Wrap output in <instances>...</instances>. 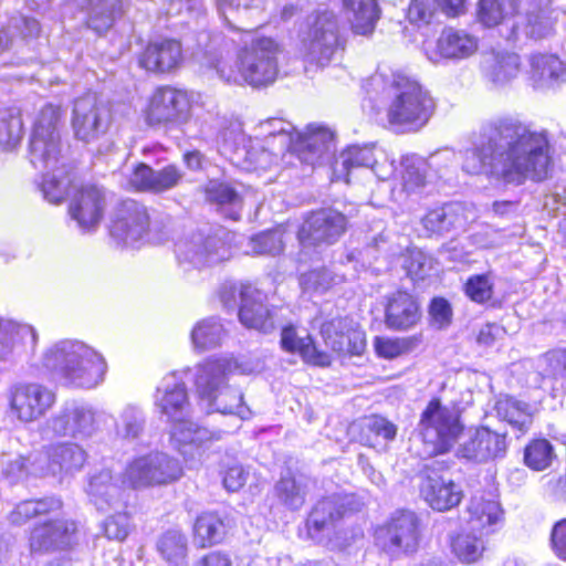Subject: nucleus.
I'll return each mask as SVG.
<instances>
[{
	"mask_svg": "<svg viewBox=\"0 0 566 566\" xmlns=\"http://www.w3.org/2000/svg\"><path fill=\"white\" fill-rule=\"evenodd\" d=\"M473 532L470 528L462 531L452 539L451 544L455 556L465 564L476 562L484 551L483 536L486 534L479 532L478 535Z\"/></svg>",
	"mask_w": 566,
	"mask_h": 566,
	"instance_id": "obj_54",
	"label": "nucleus"
},
{
	"mask_svg": "<svg viewBox=\"0 0 566 566\" xmlns=\"http://www.w3.org/2000/svg\"><path fill=\"white\" fill-rule=\"evenodd\" d=\"M506 434L491 430L489 427H480L464 441L458 455L476 462H484L503 458L506 454Z\"/></svg>",
	"mask_w": 566,
	"mask_h": 566,
	"instance_id": "obj_31",
	"label": "nucleus"
},
{
	"mask_svg": "<svg viewBox=\"0 0 566 566\" xmlns=\"http://www.w3.org/2000/svg\"><path fill=\"white\" fill-rule=\"evenodd\" d=\"M495 277L489 273L474 274L464 284L465 295L476 304H486L493 298Z\"/></svg>",
	"mask_w": 566,
	"mask_h": 566,
	"instance_id": "obj_60",
	"label": "nucleus"
},
{
	"mask_svg": "<svg viewBox=\"0 0 566 566\" xmlns=\"http://www.w3.org/2000/svg\"><path fill=\"white\" fill-rule=\"evenodd\" d=\"M245 36L237 60L229 63L224 60L228 43L222 36L214 35L206 48L203 63L229 84L260 87L273 83L279 73L281 45L271 36L252 32H247Z\"/></svg>",
	"mask_w": 566,
	"mask_h": 566,
	"instance_id": "obj_4",
	"label": "nucleus"
},
{
	"mask_svg": "<svg viewBox=\"0 0 566 566\" xmlns=\"http://www.w3.org/2000/svg\"><path fill=\"white\" fill-rule=\"evenodd\" d=\"M478 218L474 205L453 201L429 210L421 223L428 235H443L465 231Z\"/></svg>",
	"mask_w": 566,
	"mask_h": 566,
	"instance_id": "obj_23",
	"label": "nucleus"
},
{
	"mask_svg": "<svg viewBox=\"0 0 566 566\" xmlns=\"http://www.w3.org/2000/svg\"><path fill=\"white\" fill-rule=\"evenodd\" d=\"M200 134L212 139L221 155L245 169H268L277 157L286 151L296 155L297 132L281 118H269L255 127L253 137L243 135L240 125L223 117L209 116Z\"/></svg>",
	"mask_w": 566,
	"mask_h": 566,
	"instance_id": "obj_2",
	"label": "nucleus"
},
{
	"mask_svg": "<svg viewBox=\"0 0 566 566\" xmlns=\"http://www.w3.org/2000/svg\"><path fill=\"white\" fill-rule=\"evenodd\" d=\"M418 538V518L410 511L396 512L390 521L376 532L377 545L391 554L413 551Z\"/></svg>",
	"mask_w": 566,
	"mask_h": 566,
	"instance_id": "obj_26",
	"label": "nucleus"
},
{
	"mask_svg": "<svg viewBox=\"0 0 566 566\" xmlns=\"http://www.w3.org/2000/svg\"><path fill=\"white\" fill-rule=\"evenodd\" d=\"M230 521L216 512L200 514L193 524V539L200 547H208L221 543L228 531Z\"/></svg>",
	"mask_w": 566,
	"mask_h": 566,
	"instance_id": "obj_43",
	"label": "nucleus"
},
{
	"mask_svg": "<svg viewBox=\"0 0 566 566\" xmlns=\"http://www.w3.org/2000/svg\"><path fill=\"white\" fill-rule=\"evenodd\" d=\"M360 427L363 431L360 442L366 446H374L379 438L391 441L397 434V427L380 416L366 418Z\"/></svg>",
	"mask_w": 566,
	"mask_h": 566,
	"instance_id": "obj_58",
	"label": "nucleus"
},
{
	"mask_svg": "<svg viewBox=\"0 0 566 566\" xmlns=\"http://www.w3.org/2000/svg\"><path fill=\"white\" fill-rule=\"evenodd\" d=\"M439 7H441L448 15H455L460 10L458 9L454 13L448 12L442 4V0H439V2L437 0H411L408 8V19L411 23L419 27L429 24L434 18Z\"/></svg>",
	"mask_w": 566,
	"mask_h": 566,
	"instance_id": "obj_62",
	"label": "nucleus"
},
{
	"mask_svg": "<svg viewBox=\"0 0 566 566\" xmlns=\"http://www.w3.org/2000/svg\"><path fill=\"white\" fill-rule=\"evenodd\" d=\"M297 158L311 166L329 160L335 151L334 132L323 125L311 124L303 133L297 132Z\"/></svg>",
	"mask_w": 566,
	"mask_h": 566,
	"instance_id": "obj_28",
	"label": "nucleus"
},
{
	"mask_svg": "<svg viewBox=\"0 0 566 566\" xmlns=\"http://www.w3.org/2000/svg\"><path fill=\"white\" fill-rule=\"evenodd\" d=\"M61 507L62 502L55 496L22 501L10 512L9 521L14 525H22L33 517L57 512Z\"/></svg>",
	"mask_w": 566,
	"mask_h": 566,
	"instance_id": "obj_48",
	"label": "nucleus"
},
{
	"mask_svg": "<svg viewBox=\"0 0 566 566\" xmlns=\"http://www.w3.org/2000/svg\"><path fill=\"white\" fill-rule=\"evenodd\" d=\"M219 294L228 310H234L240 304L239 318L244 326L263 333L274 328L272 313L264 304V294L251 284L228 281L221 285Z\"/></svg>",
	"mask_w": 566,
	"mask_h": 566,
	"instance_id": "obj_14",
	"label": "nucleus"
},
{
	"mask_svg": "<svg viewBox=\"0 0 566 566\" xmlns=\"http://www.w3.org/2000/svg\"><path fill=\"white\" fill-rule=\"evenodd\" d=\"M182 474L179 461L164 452H149L127 461L122 484L130 490H146L177 481Z\"/></svg>",
	"mask_w": 566,
	"mask_h": 566,
	"instance_id": "obj_11",
	"label": "nucleus"
},
{
	"mask_svg": "<svg viewBox=\"0 0 566 566\" xmlns=\"http://www.w3.org/2000/svg\"><path fill=\"white\" fill-rule=\"evenodd\" d=\"M347 327L346 318H335L322 325L321 333L326 346L338 354L359 355L365 349L361 331Z\"/></svg>",
	"mask_w": 566,
	"mask_h": 566,
	"instance_id": "obj_34",
	"label": "nucleus"
},
{
	"mask_svg": "<svg viewBox=\"0 0 566 566\" xmlns=\"http://www.w3.org/2000/svg\"><path fill=\"white\" fill-rule=\"evenodd\" d=\"M259 364L233 356L209 357L190 369L198 397L208 403L211 411L235 415L240 419L250 416V409L243 403L242 392L229 386L233 374L249 375L258 370Z\"/></svg>",
	"mask_w": 566,
	"mask_h": 566,
	"instance_id": "obj_8",
	"label": "nucleus"
},
{
	"mask_svg": "<svg viewBox=\"0 0 566 566\" xmlns=\"http://www.w3.org/2000/svg\"><path fill=\"white\" fill-rule=\"evenodd\" d=\"M9 407L12 415L23 423L42 418L54 406L55 392L40 382L20 381L8 390Z\"/></svg>",
	"mask_w": 566,
	"mask_h": 566,
	"instance_id": "obj_19",
	"label": "nucleus"
},
{
	"mask_svg": "<svg viewBox=\"0 0 566 566\" xmlns=\"http://www.w3.org/2000/svg\"><path fill=\"white\" fill-rule=\"evenodd\" d=\"M109 232L118 243L130 248H140L146 243L163 240L156 232V222L151 221L148 209L132 199L118 205Z\"/></svg>",
	"mask_w": 566,
	"mask_h": 566,
	"instance_id": "obj_13",
	"label": "nucleus"
},
{
	"mask_svg": "<svg viewBox=\"0 0 566 566\" xmlns=\"http://www.w3.org/2000/svg\"><path fill=\"white\" fill-rule=\"evenodd\" d=\"M39 343L36 329L24 322L0 315V363H15L34 353Z\"/></svg>",
	"mask_w": 566,
	"mask_h": 566,
	"instance_id": "obj_25",
	"label": "nucleus"
},
{
	"mask_svg": "<svg viewBox=\"0 0 566 566\" xmlns=\"http://www.w3.org/2000/svg\"><path fill=\"white\" fill-rule=\"evenodd\" d=\"M85 491L93 505L103 512L126 509L130 497L128 491L114 483L109 469L91 474Z\"/></svg>",
	"mask_w": 566,
	"mask_h": 566,
	"instance_id": "obj_27",
	"label": "nucleus"
},
{
	"mask_svg": "<svg viewBox=\"0 0 566 566\" xmlns=\"http://www.w3.org/2000/svg\"><path fill=\"white\" fill-rule=\"evenodd\" d=\"M339 48L337 13L332 10L318 11L307 31L300 35V54L311 64L325 66Z\"/></svg>",
	"mask_w": 566,
	"mask_h": 566,
	"instance_id": "obj_12",
	"label": "nucleus"
},
{
	"mask_svg": "<svg viewBox=\"0 0 566 566\" xmlns=\"http://www.w3.org/2000/svg\"><path fill=\"white\" fill-rule=\"evenodd\" d=\"M468 527L484 534L493 533L495 525L501 521L500 504L491 494H474L468 505Z\"/></svg>",
	"mask_w": 566,
	"mask_h": 566,
	"instance_id": "obj_40",
	"label": "nucleus"
},
{
	"mask_svg": "<svg viewBox=\"0 0 566 566\" xmlns=\"http://www.w3.org/2000/svg\"><path fill=\"white\" fill-rule=\"evenodd\" d=\"M191 118V95L172 86L158 87L149 102L146 119L150 125L180 127Z\"/></svg>",
	"mask_w": 566,
	"mask_h": 566,
	"instance_id": "obj_20",
	"label": "nucleus"
},
{
	"mask_svg": "<svg viewBox=\"0 0 566 566\" xmlns=\"http://www.w3.org/2000/svg\"><path fill=\"white\" fill-rule=\"evenodd\" d=\"M352 502L353 496L339 494H333L318 501L306 522L310 536L319 543L327 541L333 547L344 548L345 543H337V528Z\"/></svg>",
	"mask_w": 566,
	"mask_h": 566,
	"instance_id": "obj_18",
	"label": "nucleus"
},
{
	"mask_svg": "<svg viewBox=\"0 0 566 566\" xmlns=\"http://www.w3.org/2000/svg\"><path fill=\"white\" fill-rule=\"evenodd\" d=\"M182 177V171L176 165L154 169L146 164H139L130 174L128 182L135 190L161 193L177 187Z\"/></svg>",
	"mask_w": 566,
	"mask_h": 566,
	"instance_id": "obj_32",
	"label": "nucleus"
},
{
	"mask_svg": "<svg viewBox=\"0 0 566 566\" xmlns=\"http://www.w3.org/2000/svg\"><path fill=\"white\" fill-rule=\"evenodd\" d=\"M84 13L85 25L97 34L106 33L123 12V0H67Z\"/></svg>",
	"mask_w": 566,
	"mask_h": 566,
	"instance_id": "obj_33",
	"label": "nucleus"
},
{
	"mask_svg": "<svg viewBox=\"0 0 566 566\" xmlns=\"http://www.w3.org/2000/svg\"><path fill=\"white\" fill-rule=\"evenodd\" d=\"M308 481L305 478L285 475L275 484L279 501L290 510H300L307 494Z\"/></svg>",
	"mask_w": 566,
	"mask_h": 566,
	"instance_id": "obj_51",
	"label": "nucleus"
},
{
	"mask_svg": "<svg viewBox=\"0 0 566 566\" xmlns=\"http://www.w3.org/2000/svg\"><path fill=\"white\" fill-rule=\"evenodd\" d=\"M40 33V24L33 18L15 14L10 18L7 25L0 29V54L7 51L14 39L20 35L22 39H31Z\"/></svg>",
	"mask_w": 566,
	"mask_h": 566,
	"instance_id": "obj_50",
	"label": "nucleus"
},
{
	"mask_svg": "<svg viewBox=\"0 0 566 566\" xmlns=\"http://www.w3.org/2000/svg\"><path fill=\"white\" fill-rule=\"evenodd\" d=\"M436 48L437 52L428 55L433 63H439L440 59L460 61L472 56L478 51L479 40L464 30L448 28L440 34Z\"/></svg>",
	"mask_w": 566,
	"mask_h": 566,
	"instance_id": "obj_35",
	"label": "nucleus"
},
{
	"mask_svg": "<svg viewBox=\"0 0 566 566\" xmlns=\"http://www.w3.org/2000/svg\"><path fill=\"white\" fill-rule=\"evenodd\" d=\"M182 46L174 39L149 41L138 56L142 69L153 73H169L182 63Z\"/></svg>",
	"mask_w": 566,
	"mask_h": 566,
	"instance_id": "obj_30",
	"label": "nucleus"
},
{
	"mask_svg": "<svg viewBox=\"0 0 566 566\" xmlns=\"http://www.w3.org/2000/svg\"><path fill=\"white\" fill-rule=\"evenodd\" d=\"M369 169L379 180L389 179L396 171L394 160L388 154L374 145H352L344 149L334 160L333 181H350L355 169Z\"/></svg>",
	"mask_w": 566,
	"mask_h": 566,
	"instance_id": "obj_16",
	"label": "nucleus"
},
{
	"mask_svg": "<svg viewBox=\"0 0 566 566\" xmlns=\"http://www.w3.org/2000/svg\"><path fill=\"white\" fill-rule=\"evenodd\" d=\"M562 12L558 9L538 8L527 13L525 32L530 38L543 39L552 34L554 24Z\"/></svg>",
	"mask_w": 566,
	"mask_h": 566,
	"instance_id": "obj_57",
	"label": "nucleus"
},
{
	"mask_svg": "<svg viewBox=\"0 0 566 566\" xmlns=\"http://www.w3.org/2000/svg\"><path fill=\"white\" fill-rule=\"evenodd\" d=\"M41 367L63 387L92 390L106 378L108 364L104 355L76 338H64L49 345L40 358Z\"/></svg>",
	"mask_w": 566,
	"mask_h": 566,
	"instance_id": "obj_7",
	"label": "nucleus"
},
{
	"mask_svg": "<svg viewBox=\"0 0 566 566\" xmlns=\"http://www.w3.org/2000/svg\"><path fill=\"white\" fill-rule=\"evenodd\" d=\"M346 217L334 209H322L311 213L298 230L302 249L312 245L333 244L345 232Z\"/></svg>",
	"mask_w": 566,
	"mask_h": 566,
	"instance_id": "obj_24",
	"label": "nucleus"
},
{
	"mask_svg": "<svg viewBox=\"0 0 566 566\" xmlns=\"http://www.w3.org/2000/svg\"><path fill=\"white\" fill-rule=\"evenodd\" d=\"M61 109L51 103L41 105L33 117L29 154L31 164L45 172L42 177L41 191L43 197L60 203L67 195L71 186L69 171L62 161Z\"/></svg>",
	"mask_w": 566,
	"mask_h": 566,
	"instance_id": "obj_5",
	"label": "nucleus"
},
{
	"mask_svg": "<svg viewBox=\"0 0 566 566\" xmlns=\"http://www.w3.org/2000/svg\"><path fill=\"white\" fill-rule=\"evenodd\" d=\"M190 368L165 375L154 394V406L169 426L170 444L187 462L200 463L219 434L191 419L186 379Z\"/></svg>",
	"mask_w": 566,
	"mask_h": 566,
	"instance_id": "obj_3",
	"label": "nucleus"
},
{
	"mask_svg": "<svg viewBox=\"0 0 566 566\" xmlns=\"http://www.w3.org/2000/svg\"><path fill=\"white\" fill-rule=\"evenodd\" d=\"M371 85L385 103L389 127L398 133L421 129L430 119L434 102L420 83L402 72L377 73Z\"/></svg>",
	"mask_w": 566,
	"mask_h": 566,
	"instance_id": "obj_6",
	"label": "nucleus"
},
{
	"mask_svg": "<svg viewBox=\"0 0 566 566\" xmlns=\"http://www.w3.org/2000/svg\"><path fill=\"white\" fill-rule=\"evenodd\" d=\"M112 120L109 108L95 94H85L74 102L72 128L77 139L92 143L102 137Z\"/></svg>",
	"mask_w": 566,
	"mask_h": 566,
	"instance_id": "obj_21",
	"label": "nucleus"
},
{
	"mask_svg": "<svg viewBox=\"0 0 566 566\" xmlns=\"http://www.w3.org/2000/svg\"><path fill=\"white\" fill-rule=\"evenodd\" d=\"M420 317L419 304L411 294L398 291L388 298L385 322L390 329L408 331Z\"/></svg>",
	"mask_w": 566,
	"mask_h": 566,
	"instance_id": "obj_38",
	"label": "nucleus"
},
{
	"mask_svg": "<svg viewBox=\"0 0 566 566\" xmlns=\"http://www.w3.org/2000/svg\"><path fill=\"white\" fill-rule=\"evenodd\" d=\"M105 193L96 185L82 186L72 197L69 211L77 226L90 231L95 229L104 214Z\"/></svg>",
	"mask_w": 566,
	"mask_h": 566,
	"instance_id": "obj_29",
	"label": "nucleus"
},
{
	"mask_svg": "<svg viewBox=\"0 0 566 566\" xmlns=\"http://www.w3.org/2000/svg\"><path fill=\"white\" fill-rule=\"evenodd\" d=\"M285 230L276 227L272 230L260 232L250 239V248L254 254H280L285 245Z\"/></svg>",
	"mask_w": 566,
	"mask_h": 566,
	"instance_id": "obj_59",
	"label": "nucleus"
},
{
	"mask_svg": "<svg viewBox=\"0 0 566 566\" xmlns=\"http://www.w3.org/2000/svg\"><path fill=\"white\" fill-rule=\"evenodd\" d=\"M555 458L553 444L544 438L532 440L524 449V463L534 471L546 470Z\"/></svg>",
	"mask_w": 566,
	"mask_h": 566,
	"instance_id": "obj_56",
	"label": "nucleus"
},
{
	"mask_svg": "<svg viewBox=\"0 0 566 566\" xmlns=\"http://www.w3.org/2000/svg\"><path fill=\"white\" fill-rule=\"evenodd\" d=\"M484 77L494 86L503 87L521 71L520 56L504 50H492L483 60Z\"/></svg>",
	"mask_w": 566,
	"mask_h": 566,
	"instance_id": "obj_39",
	"label": "nucleus"
},
{
	"mask_svg": "<svg viewBox=\"0 0 566 566\" xmlns=\"http://www.w3.org/2000/svg\"><path fill=\"white\" fill-rule=\"evenodd\" d=\"M35 452L30 453L27 458L22 455H6L2 459V475L9 483H18L29 475L41 476L33 471V459Z\"/></svg>",
	"mask_w": 566,
	"mask_h": 566,
	"instance_id": "obj_61",
	"label": "nucleus"
},
{
	"mask_svg": "<svg viewBox=\"0 0 566 566\" xmlns=\"http://www.w3.org/2000/svg\"><path fill=\"white\" fill-rule=\"evenodd\" d=\"M281 344L285 350L298 353L307 363L317 366L331 364L329 356L316 348L312 337L305 331L304 335H300L293 326L284 327L281 334Z\"/></svg>",
	"mask_w": 566,
	"mask_h": 566,
	"instance_id": "obj_44",
	"label": "nucleus"
},
{
	"mask_svg": "<svg viewBox=\"0 0 566 566\" xmlns=\"http://www.w3.org/2000/svg\"><path fill=\"white\" fill-rule=\"evenodd\" d=\"M340 3L352 32L370 36L381 18L379 0H340Z\"/></svg>",
	"mask_w": 566,
	"mask_h": 566,
	"instance_id": "obj_37",
	"label": "nucleus"
},
{
	"mask_svg": "<svg viewBox=\"0 0 566 566\" xmlns=\"http://www.w3.org/2000/svg\"><path fill=\"white\" fill-rule=\"evenodd\" d=\"M421 494L437 511H447L457 506L462 497V491L458 485L438 474L426 476L421 484Z\"/></svg>",
	"mask_w": 566,
	"mask_h": 566,
	"instance_id": "obj_41",
	"label": "nucleus"
},
{
	"mask_svg": "<svg viewBox=\"0 0 566 566\" xmlns=\"http://www.w3.org/2000/svg\"><path fill=\"white\" fill-rule=\"evenodd\" d=\"M112 418L111 413L96 409L88 402L70 400L46 419L43 433L56 438L86 440L96 434L101 423Z\"/></svg>",
	"mask_w": 566,
	"mask_h": 566,
	"instance_id": "obj_10",
	"label": "nucleus"
},
{
	"mask_svg": "<svg viewBox=\"0 0 566 566\" xmlns=\"http://www.w3.org/2000/svg\"><path fill=\"white\" fill-rule=\"evenodd\" d=\"M530 80L537 90L558 88L566 83V64L554 54H532Z\"/></svg>",
	"mask_w": 566,
	"mask_h": 566,
	"instance_id": "obj_36",
	"label": "nucleus"
},
{
	"mask_svg": "<svg viewBox=\"0 0 566 566\" xmlns=\"http://www.w3.org/2000/svg\"><path fill=\"white\" fill-rule=\"evenodd\" d=\"M495 411L497 417L507 422L517 436L525 434L533 423L532 407L510 396L496 401Z\"/></svg>",
	"mask_w": 566,
	"mask_h": 566,
	"instance_id": "obj_45",
	"label": "nucleus"
},
{
	"mask_svg": "<svg viewBox=\"0 0 566 566\" xmlns=\"http://www.w3.org/2000/svg\"><path fill=\"white\" fill-rule=\"evenodd\" d=\"M541 361L545 367L543 373L554 379L566 378V347H558L548 350L543 355Z\"/></svg>",
	"mask_w": 566,
	"mask_h": 566,
	"instance_id": "obj_64",
	"label": "nucleus"
},
{
	"mask_svg": "<svg viewBox=\"0 0 566 566\" xmlns=\"http://www.w3.org/2000/svg\"><path fill=\"white\" fill-rule=\"evenodd\" d=\"M87 451L77 442H52L34 454L33 471L41 476H53L59 482L70 480L84 469Z\"/></svg>",
	"mask_w": 566,
	"mask_h": 566,
	"instance_id": "obj_15",
	"label": "nucleus"
},
{
	"mask_svg": "<svg viewBox=\"0 0 566 566\" xmlns=\"http://www.w3.org/2000/svg\"><path fill=\"white\" fill-rule=\"evenodd\" d=\"M206 198L214 203L226 214V217L238 220L243 203L242 193L230 184L210 180L206 188Z\"/></svg>",
	"mask_w": 566,
	"mask_h": 566,
	"instance_id": "obj_46",
	"label": "nucleus"
},
{
	"mask_svg": "<svg viewBox=\"0 0 566 566\" xmlns=\"http://www.w3.org/2000/svg\"><path fill=\"white\" fill-rule=\"evenodd\" d=\"M146 426V415L142 408L135 405L125 406L115 423V433L117 437L134 441L139 439Z\"/></svg>",
	"mask_w": 566,
	"mask_h": 566,
	"instance_id": "obj_52",
	"label": "nucleus"
},
{
	"mask_svg": "<svg viewBox=\"0 0 566 566\" xmlns=\"http://www.w3.org/2000/svg\"><path fill=\"white\" fill-rule=\"evenodd\" d=\"M156 551L169 566L188 565V538L176 528L161 533L156 542Z\"/></svg>",
	"mask_w": 566,
	"mask_h": 566,
	"instance_id": "obj_47",
	"label": "nucleus"
},
{
	"mask_svg": "<svg viewBox=\"0 0 566 566\" xmlns=\"http://www.w3.org/2000/svg\"><path fill=\"white\" fill-rule=\"evenodd\" d=\"M176 256L179 266L187 272L219 264L230 259L231 253L220 238L197 232L177 242Z\"/></svg>",
	"mask_w": 566,
	"mask_h": 566,
	"instance_id": "obj_17",
	"label": "nucleus"
},
{
	"mask_svg": "<svg viewBox=\"0 0 566 566\" xmlns=\"http://www.w3.org/2000/svg\"><path fill=\"white\" fill-rule=\"evenodd\" d=\"M426 160L416 155L402 156L400 161V179L406 192L411 193L421 189L426 184Z\"/></svg>",
	"mask_w": 566,
	"mask_h": 566,
	"instance_id": "obj_55",
	"label": "nucleus"
},
{
	"mask_svg": "<svg viewBox=\"0 0 566 566\" xmlns=\"http://www.w3.org/2000/svg\"><path fill=\"white\" fill-rule=\"evenodd\" d=\"M78 541L77 525L67 518H50L31 530L29 545L32 553L66 552Z\"/></svg>",
	"mask_w": 566,
	"mask_h": 566,
	"instance_id": "obj_22",
	"label": "nucleus"
},
{
	"mask_svg": "<svg viewBox=\"0 0 566 566\" xmlns=\"http://www.w3.org/2000/svg\"><path fill=\"white\" fill-rule=\"evenodd\" d=\"M229 334L219 317L199 319L190 331V342L196 353H205L221 347Z\"/></svg>",
	"mask_w": 566,
	"mask_h": 566,
	"instance_id": "obj_42",
	"label": "nucleus"
},
{
	"mask_svg": "<svg viewBox=\"0 0 566 566\" xmlns=\"http://www.w3.org/2000/svg\"><path fill=\"white\" fill-rule=\"evenodd\" d=\"M552 166L547 133L515 118L493 123L462 158L465 172L485 175L514 186L547 179Z\"/></svg>",
	"mask_w": 566,
	"mask_h": 566,
	"instance_id": "obj_1",
	"label": "nucleus"
},
{
	"mask_svg": "<svg viewBox=\"0 0 566 566\" xmlns=\"http://www.w3.org/2000/svg\"><path fill=\"white\" fill-rule=\"evenodd\" d=\"M516 12L514 0H480L478 3V21L486 28H493Z\"/></svg>",
	"mask_w": 566,
	"mask_h": 566,
	"instance_id": "obj_53",
	"label": "nucleus"
},
{
	"mask_svg": "<svg viewBox=\"0 0 566 566\" xmlns=\"http://www.w3.org/2000/svg\"><path fill=\"white\" fill-rule=\"evenodd\" d=\"M24 126L21 113L17 108L0 111V150H15L23 138Z\"/></svg>",
	"mask_w": 566,
	"mask_h": 566,
	"instance_id": "obj_49",
	"label": "nucleus"
},
{
	"mask_svg": "<svg viewBox=\"0 0 566 566\" xmlns=\"http://www.w3.org/2000/svg\"><path fill=\"white\" fill-rule=\"evenodd\" d=\"M418 431L422 442V449L417 450L420 458L447 453L463 431L460 412L433 398L421 412Z\"/></svg>",
	"mask_w": 566,
	"mask_h": 566,
	"instance_id": "obj_9",
	"label": "nucleus"
},
{
	"mask_svg": "<svg viewBox=\"0 0 566 566\" xmlns=\"http://www.w3.org/2000/svg\"><path fill=\"white\" fill-rule=\"evenodd\" d=\"M344 280H346L345 275L334 274L327 269H319L303 273L300 284L305 292H324Z\"/></svg>",
	"mask_w": 566,
	"mask_h": 566,
	"instance_id": "obj_63",
	"label": "nucleus"
}]
</instances>
